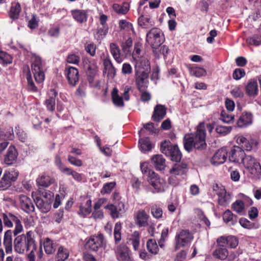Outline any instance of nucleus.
<instances>
[{
    "mask_svg": "<svg viewBox=\"0 0 261 261\" xmlns=\"http://www.w3.org/2000/svg\"><path fill=\"white\" fill-rule=\"evenodd\" d=\"M205 137V123L202 122L197 126L196 131L194 133L187 134L184 136V148L189 152L193 149L200 151L205 149L207 147Z\"/></svg>",
    "mask_w": 261,
    "mask_h": 261,
    "instance_id": "f257e3e1",
    "label": "nucleus"
},
{
    "mask_svg": "<svg viewBox=\"0 0 261 261\" xmlns=\"http://www.w3.org/2000/svg\"><path fill=\"white\" fill-rule=\"evenodd\" d=\"M14 248L15 251L19 254H23L32 248L37 249L33 232L30 231L26 234L18 236L14 239Z\"/></svg>",
    "mask_w": 261,
    "mask_h": 261,
    "instance_id": "f03ea898",
    "label": "nucleus"
},
{
    "mask_svg": "<svg viewBox=\"0 0 261 261\" xmlns=\"http://www.w3.org/2000/svg\"><path fill=\"white\" fill-rule=\"evenodd\" d=\"M161 150L166 156H170L172 161L180 162L181 153L177 145H172L170 141L165 140L161 144Z\"/></svg>",
    "mask_w": 261,
    "mask_h": 261,
    "instance_id": "7ed1b4c3",
    "label": "nucleus"
},
{
    "mask_svg": "<svg viewBox=\"0 0 261 261\" xmlns=\"http://www.w3.org/2000/svg\"><path fill=\"white\" fill-rule=\"evenodd\" d=\"M146 41L149 44L153 51L163 42L161 31L157 28L151 29L146 34Z\"/></svg>",
    "mask_w": 261,
    "mask_h": 261,
    "instance_id": "20e7f679",
    "label": "nucleus"
},
{
    "mask_svg": "<svg viewBox=\"0 0 261 261\" xmlns=\"http://www.w3.org/2000/svg\"><path fill=\"white\" fill-rule=\"evenodd\" d=\"M31 70L36 82L42 83L44 80V73L41 59L36 55L32 58Z\"/></svg>",
    "mask_w": 261,
    "mask_h": 261,
    "instance_id": "39448f33",
    "label": "nucleus"
},
{
    "mask_svg": "<svg viewBox=\"0 0 261 261\" xmlns=\"http://www.w3.org/2000/svg\"><path fill=\"white\" fill-rule=\"evenodd\" d=\"M106 246L104 242V238L102 234L91 236L86 243L87 249L92 251H97Z\"/></svg>",
    "mask_w": 261,
    "mask_h": 261,
    "instance_id": "423d86ee",
    "label": "nucleus"
},
{
    "mask_svg": "<svg viewBox=\"0 0 261 261\" xmlns=\"http://www.w3.org/2000/svg\"><path fill=\"white\" fill-rule=\"evenodd\" d=\"M193 239V234L188 230H182L175 236V249L177 250L189 244Z\"/></svg>",
    "mask_w": 261,
    "mask_h": 261,
    "instance_id": "0eeeda50",
    "label": "nucleus"
},
{
    "mask_svg": "<svg viewBox=\"0 0 261 261\" xmlns=\"http://www.w3.org/2000/svg\"><path fill=\"white\" fill-rule=\"evenodd\" d=\"M149 73L140 71L135 72V82L139 91L146 90L147 88Z\"/></svg>",
    "mask_w": 261,
    "mask_h": 261,
    "instance_id": "6e6552de",
    "label": "nucleus"
},
{
    "mask_svg": "<svg viewBox=\"0 0 261 261\" xmlns=\"http://www.w3.org/2000/svg\"><path fill=\"white\" fill-rule=\"evenodd\" d=\"M105 208L110 211V214L113 218H117L120 217L125 211V205L122 201H118L116 204H108L105 206Z\"/></svg>",
    "mask_w": 261,
    "mask_h": 261,
    "instance_id": "1a4fd4ad",
    "label": "nucleus"
},
{
    "mask_svg": "<svg viewBox=\"0 0 261 261\" xmlns=\"http://www.w3.org/2000/svg\"><path fill=\"white\" fill-rule=\"evenodd\" d=\"M18 175V172L15 170L6 172L1 179V190H5L10 187L12 181H15Z\"/></svg>",
    "mask_w": 261,
    "mask_h": 261,
    "instance_id": "9d476101",
    "label": "nucleus"
},
{
    "mask_svg": "<svg viewBox=\"0 0 261 261\" xmlns=\"http://www.w3.org/2000/svg\"><path fill=\"white\" fill-rule=\"evenodd\" d=\"M53 196L49 195V198L47 199H43L41 198L36 196L34 197V201L37 207L43 213L48 212L51 208V199Z\"/></svg>",
    "mask_w": 261,
    "mask_h": 261,
    "instance_id": "9b49d317",
    "label": "nucleus"
},
{
    "mask_svg": "<svg viewBox=\"0 0 261 261\" xmlns=\"http://www.w3.org/2000/svg\"><path fill=\"white\" fill-rule=\"evenodd\" d=\"M67 78L70 85L75 86L79 80V71L75 67L69 66L65 70Z\"/></svg>",
    "mask_w": 261,
    "mask_h": 261,
    "instance_id": "f8f14e48",
    "label": "nucleus"
},
{
    "mask_svg": "<svg viewBox=\"0 0 261 261\" xmlns=\"http://www.w3.org/2000/svg\"><path fill=\"white\" fill-rule=\"evenodd\" d=\"M227 157V151L226 148H222L219 149L211 159V163L217 166L224 163Z\"/></svg>",
    "mask_w": 261,
    "mask_h": 261,
    "instance_id": "ddd939ff",
    "label": "nucleus"
},
{
    "mask_svg": "<svg viewBox=\"0 0 261 261\" xmlns=\"http://www.w3.org/2000/svg\"><path fill=\"white\" fill-rule=\"evenodd\" d=\"M116 257L121 261H127L130 259L128 247L124 244L117 246L115 250Z\"/></svg>",
    "mask_w": 261,
    "mask_h": 261,
    "instance_id": "4468645a",
    "label": "nucleus"
},
{
    "mask_svg": "<svg viewBox=\"0 0 261 261\" xmlns=\"http://www.w3.org/2000/svg\"><path fill=\"white\" fill-rule=\"evenodd\" d=\"M244 150L240 147H234L229 153L228 160L232 162H239L240 160L243 161L245 156Z\"/></svg>",
    "mask_w": 261,
    "mask_h": 261,
    "instance_id": "2eb2a0df",
    "label": "nucleus"
},
{
    "mask_svg": "<svg viewBox=\"0 0 261 261\" xmlns=\"http://www.w3.org/2000/svg\"><path fill=\"white\" fill-rule=\"evenodd\" d=\"M135 72L144 71L149 72L150 71L149 60L145 57H138L136 59Z\"/></svg>",
    "mask_w": 261,
    "mask_h": 261,
    "instance_id": "dca6fc26",
    "label": "nucleus"
},
{
    "mask_svg": "<svg viewBox=\"0 0 261 261\" xmlns=\"http://www.w3.org/2000/svg\"><path fill=\"white\" fill-rule=\"evenodd\" d=\"M236 141L238 144L240 146V147L244 149L246 151L251 150L253 146H256L257 144V142L254 140H248L243 136L238 137Z\"/></svg>",
    "mask_w": 261,
    "mask_h": 261,
    "instance_id": "f3484780",
    "label": "nucleus"
},
{
    "mask_svg": "<svg viewBox=\"0 0 261 261\" xmlns=\"http://www.w3.org/2000/svg\"><path fill=\"white\" fill-rule=\"evenodd\" d=\"M19 201L22 209L27 213L33 212L35 207L30 198L24 195L19 196Z\"/></svg>",
    "mask_w": 261,
    "mask_h": 261,
    "instance_id": "a211bd4d",
    "label": "nucleus"
},
{
    "mask_svg": "<svg viewBox=\"0 0 261 261\" xmlns=\"http://www.w3.org/2000/svg\"><path fill=\"white\" fill-rule=\"evenodd\" d=\"M135 223L139 227H145L148 225V215L144 210L138 211L135 215Z\"/></svg>",
    "mask_w": 261,
    "mask_h": 261,
    "instance_id": "6ab92c4d",
    "label": "nucleus"
},
{
    "mask_svg": "<svg viewBox=\"0 0 261 261\" xmlns=\"http://www.w3.org/2000/svg\"><path fill=\"white\" fill-rule=\"evenodd\" d=\"M17 156V152L15 147L10 146L5 155L4 162L7 165H12L16 162Z\"/></svg>",
    "mask_w": 261,
    "mask_h": 261,
    "instance_id": "aec40b11",
    "label": "nucleus"
},
{
    "mask_svg": "<svg viewBox=\"0 0 261 261\" xmlns=\"http://www.w3.org/2000/svg\"><path fill=\"white\" fill-rule=\"evenodd\" d=\"M149 174L150 179L149 181L150 185L156 190V192H159L164 191V184L161 182L158 175L153 171L149 173Z\"/></svg>",
    "mask_w": 261,
    "mask_h": 261,
    "instance_id": "412c9836",
    "label": "nucleus"
},
{
    "mask_svg": "<svg viewBox=\"0 0 261 261\" xmlns=\"http://www.w3.org/2000/svg\"><path fill=\"white\" fill-rule=\"evenodd\" d=\"M166 114V108L163 105H157L154 109L152 116V119L155 121H160L164 118Z\"/></svg>",
    "mask_w": 261,
    "mask_h": 261,
    "instance_id": "4be33fe9",
    "label": "nucleus"
},
{
    "mask_svg": "<svg viewBox=\"0 0 261 261\" xmlns=\"http://www.w3.org/2000/svg\"><path fill=\"white\" fill-rule=\"evenodd\" d=\"M152 163L158 170H163L166 167V161L162 155L156 154L151 158Z\"/></svg>",
    "mask_w": 261,
    "mask_h": 261,
    "instance_id": "5701e85b",
    "label": "nucleus"
},
{
    "mask_svg": "<svg viewBox=\"0 0 261 261\" xmlns=\"http://www.w3.org/2000/svg\"><path fill=\"white\" fill-rule=\"evenodd\" d=\"M12 232L10 230L6 231L4 237V246L6 253H10L12 251Z\"/></svg>",
    "mask_w": 261,
    "mask_h": 261,
    "instance_id": "b1692460",
    "label": "nucleus"
},
{
    "mask_svg": "<svg viewBox=\"0 0 261 261\" xmlns=\"http://www.w3.org/2000/svg\"><path fill=\"white\" fill-rule=\"evenodd\" d=\"M97 67L96 64L89 62L87 64V74L88 80L90 83H92L94 81V78L97 74Z\"/></svg>",
    "mask_w": 261,
    "mask_h": 261,
    "instance_id": "393cba45",
    "label": "nucleus"
},
{
    "mask_svg": "<svg viewBox=\"0 0 261 261\" xmlns=\"http://www.w3.org/2000/svg\"><path fill=\"white\" fill-rule=\"evenodd\" d=\"M217 194L219 196L218 202L221 205H226L230 199V195L227 193L224 189H220Z\"/></svg>",
    "mask_w": 261,
    "mask_h": 261,
    "instance_id": "a878e982",
    "label": "nucleus"
},
{
    "mask_svg": "<svg viewBox=\"0 0 261 261\" xmlns=\"http://www.w3.org/2000/svg\"><path fill=\"white\" fill-rule=\"evenodd\" d=\"M49 94L50 97L45 101V104L47 109L51 112H53L55 109L56 105V97L58 94L57 92L55 89H50Z\"/></svg>",
    "mask_w": 261,
    "mask_h": 261,
    "instance_id": "bb28decb",
    "label": "nucleus"
},
{
    "mask_svg": "<svg viewBox=\"0 0 261 261\" xmlns=\"http://www.w3.org/2000/svg\"><path fill=\"white\" fill-rule=\"evenodd\" d=\"M252 122V116L250 113H244L242 114L240 118L238 120L237 124L239 127H242L248 124H250Z\"/></svg>",
    "mask_w": 261,
    "mask_h": 261,
    "instance_id": "cd10ccee",
    "label": "nucleus"
},
{
    "mask_svg": "<svg viewBox=\"0 0 261 261\" xmlns=\"http://www.w3.org/2000/svg\"><path fill=\"white\" fill-rule=\"evenodd\" d=\"M246 93L250 97H255L258 93V85L256 81L251 80L246 87Z\"/></svg>",
    "mask_w": 261,
    "mask_h": 261,
    "instance_id": "c85d7f7f",
    "label": "nucleus"
},
{
    "mask_svg": "<svg viewBox=\"0 0 261 261\" xmlns=\"http://www.w3.org/2000/svg\"><path fill=\"white\" fill-rule=\"evenodd\" d=\"M74 19L80 23H83L87 20V15L84 10H74L71 11Z\"/></svg>",
    "mask_w": 261,
    "mask_h": 261,
    "instance_id": "c756f323",
    "label": "nucleus"
},
{
    "mask_svg": "<svg viewBox=\"0 0 261 261\" xmlns=\"http://www.w3.org/2000/svg\"><path fill=\"white\" fill-rule=\"evenodd\" d=\"M178 162V163H175L170 170V173L174 175H179L185 172V170L187 167V164L179 162Z\"/></svg>",
    "mask_w": 261,
    "mask_h": 261,
    "instance_id": "7c9ffc66",
    "label": "nucleus"
},
{
    "mask_svg": "<svg viewBox=\"0 0 261 261\" xmlns=\"http://www.w3.org/2000/svg\"><path fill=\"white\" fill-rule=\"evenodd\" d=\"M36 181L39 186L48 187L54 182V179L49 176L43 175L38 177Z\"/></svg>",
    "mask_w": 261,
    "mask_h": 261,
    "instance_id": "2f4dec72",
    "label": "nucleus"
},
{
    "mask_svg": "<svg viewBox=\"0 0 261 261\" xmlns=\"http://www.w3.org/2000/svg\"><path fill=\"white\" fill-rule=\"evenodd\" d=\"M110 46V51L114 59L118 63H121L122 60L120 57V51L119 48V47L115 43H111Z\"/></svg>",
    "mask_w": 261,
    "mask_h": 261,
    "instance_id": "473e14b6",
    "label": "nucleus"
},
{
    "mask_svg": "<svg viewBox=\"0 0 261 261\" xmlns=\"http://www.w3.org/2000/svg\"><path fill=\"white\" fill-rule=\"evenodd\" d=\"M45 252L48 254H53L56 249V245L49 238H46L43 243Z\"/></svg>",
    "mask_w": 261,
    "mask_h": 261,
    "instance_id": "72a5a7b5",
    "label": "nucleus"
},
{
    "mask_svg": "<svg viewBox=\"0 0 261 261\" xmlns=\"http://www.w3.org/2000/svg\"><path fill=\"white\" fill-rule=\"evenodd\" d=\"M247 170L253 177L258 178L261 174V166L258 162L256 161L247 169Z\"/></svg>",
    "mask_w": 261,
    "mask_h": 261,
    "instance_id": "f704fd0d",
    "label": "nucleus"
},
{
    "mask_svg": "<svg viewBox=\"0 0 261 261\" xmlns=\"http://www.w3.org/2000/svg\"><path fill=\"white\" fill-rule=\"evenodd\" d=\"M2 217L5 226L8 227H12L13 222H14L17 218L16 216L9 213H3Z\"/></svg>",
    "mask_w": 261,
    "mask_h": 261,
    "instance_id": "c9c22d12",
    "label": "nucleus"
},
{
    "mask_svg": "<svg viewBox=\"0 0 261 261\" xmlns=\"http://www.w3.org/2000/svg\"><path fill=\"white\" fill-rule=\"evenodd\" d=\"M214 257L220 259H225L228 255V252L226 248L223 247H218L213 252Z\"/></svg>",
    "mask_w": 261,
    "mask_h": 261,
    "instance_id": "e433bc0d",
    "label": "nucleus"
},
{
    "mask_svg": "<svg viewBox=\"0 0 261 261\" xmlns=\"http://www.w3.org/2000/svg\"><path fill=\"white\" fill-rule=\"evenodd\" d=\"M237 216H233L232 212L229 210H226L223 214V219L226 223L230 222L231 225H234L236 223Z\"/></svg>",
    "mask_w": 261,
    "mask_h": 261,
    "instance_id": "4c0bfd02",
    "label": "nucleus"
},
{
    "mask_svg": "<svg viewBox=\"0 0 261 261\" xmlns=\"http://www.w3.org/2000/svg\"><path fill=\"white\" fill-rule=\"evenodd\" d=\"M21 11V7L19 3H17L14 6H12L9 12L10 17L13 19H17Z\"/></svg>",
    "mask_w": 261,
    "mask_h": 261,
    "instance_id": "58836bf2",
    "label": "nucleus"
},
{
    "mask_svg": "<svg viewBox=\"0 0 261 261\" xmlns=\"http://www.w3.org/2000/svg\"><path fill=\"white\" fill-rule=\"evenodd\" d=\"M113 9L117 13L125 14L129 10V5L127 3H124L122 6L114 4L113 5Z\"/></svg>",
    "mask_w": 261,
    "mask_h": 261,
    "instance_id": "ea45409f",
    "label": "nucleus"
},
{
    "mask_svg": "<svg viewBox=\"0 0 261 261\" xmlns=\"http://www.w3.org/2000/svg\"><path fill=\"white\" fill-rule=\"evenodd\" d=\"M147 248L148 251L153 254H156L159 251L156 242L154 239H149L147 242Z\"/></svg>",
    "mask_w": 261,
    "mask_h": 261,
    "instance_id": "a19ab883",
    "label": "nucleus"
},
{
    "mask_svg": "<svg viewBox=\"0 0 261 261\" xmlns=\"http://www.w3.org/2000/svg\"><path fill=\"white\" fill-rule=\"evenodd\" d=\"M69 256V252L63 247H60L57 253V261H64Z\"/></svg>",
    "mask_w": 261,
    "mask_h": 261,
    "instance_id": "79ce46f5",
    "label": "nucleus"
},
{
    "mask_svg": "<svg viewBox=\"0 0 261 261\" xmlns=\"http://www.w3.org/2000/svg\"><path fill=\"white\" fill-rule=\"evenodd\" d=\"M138 24L143 28H149L153 25L149 18L144 16H140L138 19Z\"/></svg>",
    "mask_w": 261,
    "mask_h": 261,
    "instance_id": "37998d69",
    "label": "nucleus"
},
{
    "mask_svg": "<svg viewBox=\"0 0 261 261\" xmlns=\"http://www.w3.org/2000/svg\"><path fill=\"white\" fill-rule=\"evenodd\" d=\"M246 42L249 45L258 46L261 44V35H254L246 39Z\"/></svg>",
    "mask_w": 261,
    "mask_h": 261,
    "instance_id": "c03bdc74",
    "label": "nucleus"
},
{
    "mask_svg": "<svg viewBox=\"0 0 261 261\" xmlns=\"http://www.w3.org/2000/svg\"><path fill=\"white\" fill-rule=\"evenodd\" d=\"M141 149L144 151H149L151 149L152 146L148 138L140 139L139 140Z\"/></svg>",
    "mask_w": 261,
    "mask_h": 261,
    "instance_id": "a18cd8bd",
    "label": "nucleus"
},
{
    "mask_svg": "<svg viewBox=\"0 0 261 261\" xmlns=\"http://www.w3.org/2000/svg\"><path fill=\"white\" fill-rule=\"evenodd\" d=\"M121 223L119 222L116 223L115 224V227H114V230L115 242L116 243L119 242L121 239Z\"/></svg>",
    "mask_w": 261,
    "mask_h": 261,
    "instance_id": "49530a36",
    "label": "nucleus"
},
{
    "mask_svg": "<svg viewBox=\"0 0 261 261\" xmlns=\"http://www.w3.org/2000/svg\"><path fill=\"white\" fill-rule=\"evenodd\" d=\"M13 138V135L11 132H7L5 135L1 134V140L2 139L5 140V142H1V150L5 149L6 147L8 146L9 143L8 142L7 140H12Z\"/></svg>",
    "mask_w": 261,
    "mask_h": 261,
    "instance_id": "de8ad7c7",
    "label": "nucleus"
},
{
    "mask_svg": "<svg viewBox=\"0 0 261 261\" xmlns=\"http://www.w3.org/2000/svg\"><path fill=\"white\" fill-rule=\"evenodd\" d=\"M232 129L231 126H226L222 125H218L216 127V131L218 134L221 135H226L229 133Z\"/></svg>",
    "mask_w": 261,
    "mask_h": 261,
    "instance_id": "09e8293b",
    "label": "nucleus"
},
{
    "mask_svg": "<svg viewBox=\"0 0 261 261\" xmlns=\"http://www.w3.org/2000/svg\"><path fill=\"white\" fill-rule=\"evenodd\" d=\"M220 119L224 123H230L233 121L234 116L227 114L225 111H222Z\"/></svg>",
    "mask_w": 261,
    "mask_h": 261,
    "instance_id": "8fccbe9b",
    "label": "nucleus"
},
{
    "mask_svg": "<svg viewBox=\"0 0 261 261\" xmlns=\"http://www.w3.org/2000/svg\"><path fill=\"white\" fill-rule=\"evenodd\" d=\"M256 160L251 155H245L242 161L245 167L247 169L252 164H253Z\"/></svg>",
    "mask_w": 261,
    "mask_h": 261,
    "instance_id": "3c124183",
    "label": "nucleus"
},
{
    "mask_svg": "<svg viewBox=\"0 0 261 261\" xmlns=\"http://www.w3.org/2000/svg\"><path fill=\"white\" fill-rule=\"evenodd\" d=\"M27 68L28 70H29V67L28 66H27ZM27 81H28V89L30 91H32L34 92L37 91V88L35 86V84L32 81L30 71H29V72L27 74Z\"/></svg>",
    "mask_w": 261,
    "mask_h": 261,
    "instance_id": "603ef678",
    "label": "nucleus"
},
{
    "mask_svg": "<svg viewBox=\"0 0 261 261\" xmlns=\"http://www.w3.org/2000/svg\"><path fill=\"white\" fill-rule=\"evenodd\" d=\"M232 208L237 213H240L244 210V204L242 200H238L233 203Z\"/></svg>",
    "mask_w": 261,
    "mask_h": 261,
    "instance_id": "864d4df0",
    "label": "nucleus"
},
{
    "mask_svg": "<svg viewBox=\"0 0 261 261\" xmlns=\"http://www.w3.org/2000/svg\"><path fill=\"white\" fill-rule=\"evenodd\" d=\"M12 61V58L10 55L1 51V63L5 65L11 63Z\"/></svg>",
    "mask_w": 261,
    "mask_h": 261,
    "instance_id": "5fc2aeb1",
    "label": "nucleus"
},
{
    "mask_svg": "<svg viewBox=\"0 0 261 261\" xmlns=\"http://www.w3.org/2000/svg\"><path fill=\"white\" fill-rule=\"evenodd\" d=\"M116 183L115 182H111L109 183L106 184L101 191V193L103 194L110 193L112 189L115 187Z\"/></svg>",
    "mask_w": 261,
    "mask_h": 261,
    "instance_id": "6e6d98bb",
    "label": "nucleus"
},
{
    "mask_svg": "<svg viewBox=\"0 0 261 261\" xmlns=\"http://www.w3.org/2000/svg\"><path fill=\"white\" fill-rule=\"evenodd\" d=\"M119 25L121 30H125L126 31H129L131 30L133 31L132 24L125 20H120Z\"/></svg>",
    "mask_w": 261,
    "mask_h": 261,
    "instance_id": "4d7b16f0",
    "label": "nucleus"
},
{
    "mask_svg": "<svg viewBox=\"0 0 261 261\" xmlns=\"http://www.w3.org/2000/svg\"><path fill=\"white\" fill-rule=\"evenodd\" d=\"M132 43L131 38H128L124 43H122L121 45L122 49L125 54H128L129 52V48L132 47Z\"/></svg>",
    "mask_w": 261,
    "mask_h": 261,
    "instance_id": "13d9d810",
    "label": "nucleus"
},
{
    "mask_svg": "<svg viewBox=\"0 0 261 261\" xmlns=\"http://www.w3.org/2000/svg\"><path fill=\"white\" fill-rule=\"evenodd\" d=\"M227 245L231 248H236L238 245V240L234 236H229L227 237Z\"/></svg>",
    "mask_w": 261,
    "mask_h": 261,
    "instance_id": "bf43d9fd",
    "label": "nucleus"
},
{
    "mask_svg": "<svg viewBox=\"0 0 261 261\" xmlns=\"http://www.w3.org/2000/svg\"><path fill=\"white\" fill-rule=\"evenodd\" d=\"M245 75V72L243 69L238 68L234 70L232 76L234 79L238 80Z\"/></svg>",
    "mask_w": 261,
    "mask_h": 261,
    "instance_id": "052dcab7",
    "label": "nucleus"
},
{
    "mask_svg": "<svg viewBox=\"0 0 261 261\" xmlns=\"http://www.w3.org/2000/svg\"><path fill=\"white\" fill-rule=\"evenodd\" d=\"M80 60V57L75 54H70L67 58V62L71 64H78Z\"/></svg>",
    "mask_w": 261,
    "mask_h": 261,
    "instance_id": "680f3d73",
    "label": "nucleus"
},
{
    "mask_svg": "<svg viewBox=\"0 0 261 261\" xmlns=\"http://www.w3.org/2000/svg\"><path fill=\"white\" fill-rule=\"evenodd\" d=\"M134 236L135 237L134 238L131 239L130 241L132 242V244L133 246V247L135 250H137L138 249L139 246V233L137 231H135L134 233Z\"/></svg>",
    "mask_w": 261,
    "mask_h": 261,
    "instance_id": "e2e57ef3",
    "label": "nucleus"
},
{
    "mask_svg": "<svg viewBox=\"0 0 261 261\" xmlns=\"http://www.w3.org/2000/svg\"><path fill=\"white\" fill-rule=\"evenodd\" d=\"M151 214L154 217L156 218H159L162 216V210L161 208L157 207L156 206H153L151 208Z\"/></svg>",
    "mask_w": 261,
    "mask_h": 261,
    "instance_id": "0e129e2a",
    "label": "nucleus"
},
{
    "mask_svg": "<svg viewBox=\"0 0 261 261\" xmlns=\"http://www.w3.org/2000/svg\"><path fill=\"white\" fill-rule=\"evenodd\" d=\"M241 225L245 228L251 229L253 228V224L245 218H241L239 221Z\"/></svg>",
    "mask_w": 261,
    "mask_h": 261,
    "instance_id": "69168bd1",
    "label": "nucleus"
},
{
    "mask_svg": "<svg viewBox=\"0 0 261 261\" xmlns=\"http://www.w3.org/2000/svg\"><path fill=\"white\" fill-rule=\"evenodd\" d=\"M112 98L114 103L117 106L123 107L124 106L123 99L121 97H120L118 94H115Z\"/></svg>",
    "mask_w": 261,
    "mask_h": 261,
    "instance_id": "338daca9",
    "label": "nucleus"
},
{
    "mask_svg": "<svg viewBox=\"0 0 261 261\" xmlns=\"http://www.w3.org/2000/svg\"><path fill=\"white\" fill-rule=\"evenodd\" d=\"M14 222L15 223V228L13 231V233L16 236L22 231V226L21 224L20 221L17 218Z\"/></svg>",
    "mask_w": 261,
    "mask_h": 261,
    "instance_id": "774afa93",
    "label": "nucleus"
}]
</instances>
